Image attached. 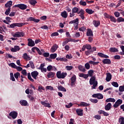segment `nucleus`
Segmentation results:
<instances>
[{
  "instance_id": "1",
  "label": "nucleus",
  "mask_w": 124,
  "mask_h": 124,
  "mask_svg": "<svg viewBox=\"0 0 124 124\" xmlns=\"http://www.w3.org/2000/svg\"><path fill=\"white\" fill-rule=\"evenodd\" d=\"M67 75V73L62 72L61 71H59L56 73V76L58 79H64L66 76Z\"/></svg>"
},
{
  "instance_id": "2",
  "label": "nucleus",
  "mask_w": 124,
  "mask_h": 124,
  "mask_svg": "<svg viewBox=\"0 0 124 124\" xmlns=\"http://www.w3.org/2000/svg\"><path fill=\"white\" fill-rule=\"evenodd\" d=\"M69 24H74L75 27L74 31L78 30V25L79 24V19L76 18L75 20H72L69 22Z\"/></svg>"
},
{
  "instance_id": "3",
  "label": "nucleus",
  "mask_w": 124,
  "mask_h": 124,
  "mask_svg": "<svg viewBox=\"0 0 124 124\" xmlns=\"http://www.w3.org/2000/svg\"><path fill=\"white\" fill-rule=\"evenodd\" d=\"M26 23H15L11 24L10 25V27L9 28H11V29H13L14 28H15V27H23V26H25Z\"/></svg>"
},
{
  "instance_id": "4",
  "label": "nucleus",
  "mask_w": 124,
  "mask_h": 124,
  "mask_svg": "<svg viewBox=\"0 0 124 124\" xmlns=\"http://www.w3.org/2000/svg\"><path fill=\"white\" fill-rule=\"evenodd\" d=\"M15 7H18L19 8V9H21V10H25V9H27L28 8V6L27 5L24 4H18L15 5L14 6Z\"/></svg>"
},
{
  "instance_id": "5",
  "label": "nucleus",
  "mask_w": 124,
  "mask_h": 124,
  "mask_svg": "<svg viewBox=\"0 0 124 124\" xmlns=\"http://www.w3.org/2000/svg\"><path fill=\"white\" fill-rule=\"evenodd\" d=\"M76 76L74 75L71 78V87H76L75 84H76Z\"/></svg>"
},
{
  "instance_id": "6",
  "label": "nucleus",
  "mask_w": 124,
  "mask_h": 124,
  "mask_svg": "<svg viewBox=\"0 0 124 124\" xmlns=\"http://www.w3.org/2000/svg\"><path fill=\"white\" fill-rule=\"evenodd\" d=\"M25 35L24 32L17 31L13 35L14 37H23Z\"/></svg>"
},
{
  "instance_id": "7",
  "label": "nucleus",
  "mask_w": 124,
  "mask_h": 124,
  "mask_svg": "<svg viewBox=\"0 0 124 124\" xmlns=\"http://www.w3.org/2000/svg\"><path fill=\"white\" fill-rule=\"evenodd\" d=\"M122 103L123 101L122 100V99H119L117 100L114 103V104L113 105V107L114 108H118V107H119V106H120V105H121V104H122Z\"/></svg>"
},
{
  "instance_id": "8",
  "label": "nucleus",
  "mask_w": 124,
  "mask_h": 124,
  "mask_svg": "<svg viewBox=\"0 0 124 124\" xmlns=\"http://www.w3.org/2000/svg\"><path fill=\"white\" fill-rule=\"evenodd\" d=\"M9 115L10 117H12V119H16L18 116V113L15 111L11 112Z\"/></svg>"
},
{
  "instance_id": "9",
  "label": "nucleus",
  "mask_w": 124,
  "mask_h": 124,
  "mask_svg": "<svg viewBox=\"0 0 124 124\" xmlns=\"http://www.w3.org/2000/svg\"><path fill=\"white\" fill-rule=\"evenodd\" d=\"M28 45L30 47H33V46H35V43H34V41L32 40L31 39H28Z\"/></svg>"
},
{
  "instance_id": "10",
  "label": "nucleus",
  "mask_w": 124,
  "mask_h": 124,
  "mask_svg": "<svg viewBox=\"0 0 124 124\" xmlns=\"http://www.w3.org/2000/svg\"><path fill=\"white\" fill-rule=\"evenodd\" d=\"M38 74H39V73H38L37 71H34L31 73V76L33 78V79L36 80V78L38 76Z\"/></svg>"
},
{
  "instance_id": "11",
  "label": "nucleus",
  "mask_w": 124,
  "mask_h": 124,
  "mask_svg": "<svg viewBox=\"0 0 124 124\" xmlns=\"http://www.w3.org/2000/svg\"><path fill=\"white\" fill-rule=\"evenodd\" d=\"M32 21L33 22H34L35 23H39V22L40 21V19H36L32 17H30L28 18H27V21Z\"/></svg>"
},
{
  "instance_id": "12",
  "label": "nucleus",
  "mask_w": 124,
  "mask_h": 124,
  "mask_svg": "<svg viewBox=\"0 0 124 124\" xmlns=\"http://www.w3.org/2000/svg\"><path fill=\"white\" fill-rule=\"evenodd\" d=\"M13 2L11 0L8 1L5 4V8H11V6H12Z\"/></svg>"
},
{
  "instance_id": "13",
  "label": "nucleus",
  "mask_w": 124,
  "mask_h": 124,
  "mask_svg": "<svg viewBox=\"0 0 124 124\" xmlns=\"http://www.w3.org/2000/svg\"><path fill=\"white\" fill-rule=\"evenodd\" d=\"M21 48H20V46H14V47H12L11 49V52H17V51H20Z\"/></svg>"
},
{
  "instance_id": "14",
  "label": "nucleus",
  "mask_w": 124,
  "mask_h": 124,
  "mask_svg": "<svg viewBox=\"0 0 124 124\" xmlns=\"http://www.w3.org/2000/svg\"><path fill=\"white\" fill-rule=\"evenodd\" d=\"M87 36H93V31L91 29H88L86 32Z\"/></svg>"
},
{
  "instance_id": "15",
  "label": "nucleus",
  "mask_w": 124,
  "mask_h": 124,
  "mask_svg": "<svg viewBox=\"0 0 124 124\" xmlns=\"http://www.w3.org/2000/svg\"><path fill=\"white\" fill-rule=\"evenodd\" d=\"M112 79V75L110 73H108L107 74V77L106 78V80L107 82H110L111 79Z\"/></svg>"
},
{
  "instance_id": "16",
  "label": "nucleus",
  "mask_w": 124,
  "mask_h": 124,
  "mask_svg": "<svg viewBox=\"0 0 124 124\" xmlns=\"http://www.w3.org/2000/svg\"><path fill=\"white\" fill-rule=\"evenodd\" d=\"M104 64H111V60L108 59H105L102 61Z\"/></svg>"
},
{
  "instance_id": "17",
  "label": "nucleus",
  "mask_w": 124,
  "mask_h": 124,
  "mask_svg": "<svg viewBox=\"0 0 124 124\" xmlns=\"http://www.w3.org/2000/svg\"><path fill=\"white\" fill-rule=\"evenodd\" d=\"M58 48H59V46H58V45H53L51 48V53H54V52H56V51H57V49H58Z\"/></svg>"
},
{
  "instance_id": "18",
  "label": "nucleus",
  "mask_w": 124,
  "mask_h": 124,
  "mask_svg": "<svg viewBox=\"0 0 124 124\" xmlns=\"http://www.w3.org/2000/svg\"><path fill=\"white\" fill-rule=\"evenodd\" d=\"M76 113L78 114V116H83V109L81 108H78L76 109Z\"/></svg>"
},
{
  "instance_id": "19",
  "label": "nucleus",
  "mask_w": 124,
  "mask_h": 124,
  "mask_svg": "<svg viewBox=\"0 0 124 124\" xmlns=\"http://www.w3.org/2000/svg\"><path fill=\"white\" fill-rule=\"evenodd\" d=\"M96 82V80H95V78L94 76L91 77L89 83L90 85H93V84L95 83Z\"/></svg>"
},
{
  "instance_id": "20",
  "label": "nucleus",
  "mask_w": 124,
  "mask_h": 124,
  "mask_svg": "<svg viewBox=\"0 0 124 124\" xmlns=\"http://www.w3.org/2000/svg\"><path fill=\"white\" fill-rule=\"evenodd\" d=\"M23 58L24 60H28V61H31V58L28 55V53H25L23 55Z\"/></svg>"
},
{
  "instance_id": "21",
  "label": "nucleus",
  "mask_w": 124,
  "mask_h": 124,
  "mask_svg": "<svg viewBox=\"0 0 124 124\" xmlns=\"http://www.w3.org/2000/svg\"><path fill=\"white\" fill-rule=\"evenodd\" d=\"M109 51L111 53H116L119 52V50L116 47H110L109 49Z\"/></svg>"
},
{
  "instance_id": "22",
  "label": "nucleus",
  "mask_w": 124,
  "mask_h": 124,
  "mask_svg": "<svg viewBox=\"0 0 124 124\" xmlns=\"http://www.w3.org/2000/svg\"><path fill=\"white\" fill-rule=\"evenodd\" d=\"M55 77V73L53 72H49L48 73L47 77V78H54Z\"/></svg>"
},
{
  "instance_id": "23",
  "label": "nucleus",
  "mask_w": 124,
  "mask_h": 124,
  "mask_svg": "<svg viewBox=\"0 0 124 124\" xmlns=\"http://www.w3.org/2000/svg\"><path fill=\"white\" fill-rule=\"evenodd\" d=\"M19 103L22 106H27L28 105V102L25 100H21Z\"/></svg>"
},
{
  "instance_id": "24",
  "label": "nucleus",
  "mask_w": 124,
  "mask_h": 124,
  "mask_svg": "<svg viewBox=\"0 0 124 124\" xmlns=\"http://www.w3.org/2000/svg\"><path fill=\"white\" fill-rule=\"evenodd\" d=\"M97 55L99 56V57H101V58H105L106 59L109 58L108 55H105L102 53L99 52L98 53Z\"/></svg>"
},
{
  "instance_id": "25",
  "label": "nucleus",
  "mask_w": 124,
  "mask_h": 124,
  "mask_svg": "<svg viewBox=\"0 0 124 124\" xmlns=\"http://www.w3.org/2000/svg\"><path fill=\"white\" fill-rule=\"evenodd\" d=\"M41 103L42 105L45 106V107H48V108H51L50 104L46 103V101H41Z\"/></svg>"
},
{
  "instance_id": "26",
  "label": "nucleus",
  "mask_w": 124,
  "mask_h": 124,
  "mask_svg": "<svg viewBox=\"0 0 124 124\" xmlns=\"http://www.w3.org/2000/svg\"><path fill=\"white\" fill-rule=\"evenodd\" d=\"M111 103H108V104L105 106V109L106 110V111H109L110 109H111Z\"/></svg>"
},
{
  "instance_id": "27",
  "label": "nucleus",
  "mask_w": 124,
  "mask_h": 124,
  "mask_svg": "<svg viewBox=\"0 0 124 124\" xmlns=\"http://www.w3.org/2000/svg\"><path fill=\"white\" fill-rule=\"evenodd\" d=\"M58 89L59 90V91H61V92H66V89H65L62 85H58Z\"/></svg>"
},
{
  "instance_id": "28",
  "label": "nucleus",
  "mask_w": 124,
  "mask_h": 124,
  "mask_svg": "<svg viewBox=\"0 0 124 124\" xmlns=\"http://www.w3.org/2000/svg\"><path fill=\"white\" fill-rule=\"evenodd\" d=\"M78 69L79 71H81V72H85V71H86V69L84 68V67L81 65H78Z\"/></svg>"
},
{
  "instance_id": "29",
  "label": "nucleus",
  "mask_w": 124,
  "mask_h": 124,
  "mask_svg": "<svg viewBox=\"0 0 124 124\" xmlns=\"http://www.w3.org/2000/svg\"><path fill=\"white\" fill-rule=\"evenodd\" d=\"M79 76V77H81L82 78H84V79H87L89 78V75L84 74L83 73H80Z\"/></svg>"
},
{
  "instance_id": "30",
  "label": "nucleus",
  "mask_w": 124,
  "mask_h": 124,
  "mask_svg": "<svg viewBox=\"0 0 124 124\" xmlns=\"http://www.w3.org/2000/svg\"><path fill=\"white\" fill-rule=\"evenodd\" d=\"M90 105H91V104H88L84 102H80V103L79 105H78V106H83V107H85V106H90Z\"/></svg>"
},
{
  "instance_id": "31",
  "label": "nucleus",
  "mask_w": 124,
  "mask_h": 124,
  "mask_svg": "<svg viewBox=\"0 0 124 124\" xmlns=\"http://www.w3.org/2000/svg\"><path fill=\"white\" fill-rule=\"evenodd\" d=\"M79 8L75 7H74L72 9V12H73V13H77L78 14V13L79 12Z\"/></svg>"
},
{
  "instance_id": "32",
  "label": "nucleus",
  "mask_w": 124,
  "mask_h": 124,
  "mask_svg": "<svg viewBox=\"0 0 124 124\" xmlns=\"http://www.w3.org/2000/svg\"><path fill=\"white\" fill-rule=\"evenodd\" d=\"M61 15L63 18H67V12H66V11H64L61 13Z\"/></svg>"
},
{
  "instance_id": "33",
  "label": "nucleus",
  "mask_w": 124,
  "mask_h": 124,
  "mask_svg": "<svg viewBox=\"0 0 124 124\" xmlns=\"http://www.w3.org/2000/svg\"><path fill=\"white\" fill-rule=\"evenodd\" d=\"M85 11L86 13H88V14H93V13H94V11H93V10L90 9H86L85 10Z\"/></svg>"
},
{
  "instance_id": "34",
  "label": "nucleus",
  "mask_w": 124,
  "mask_h": 124,
  "mask_svg": "<svg viewBox=\"0 0 124 124\" xmlns=\"http://www.w3.org/2000/svg\"><path fill=\"white\" fill-rule=\"evenodd\" d=\"M116 100L113 98H108L106 100V102H115Z\"/></svg>"
},
{
  "instance_id": "35",
  "label": "nucleus",
  "mask_w": 124,
  "mask_h": 124,
  "mask_svg": "<svg viewBox=\"0 0 124 124\" xmlns=\"http://www.w3.org/2000/svg\"><path fill=\"white\" fill-rule=\"evenodd\" d=\"M93 24L95 27H98L100 25V21L94 20L93 21Z\"/></svg>"
},
{
  "instance_id": "36",
  "label": "nucleus",
  "mask_w": 124,
  "mask_h": 124,
  "mask_svg": "<svg viewBox=\"0 0 124 124\" xmlns=\"http://www.w3.org/2000/svg\"><path fill=\"white\" fill-rule=\"evenodd\" d=\"M29 2L31 5H33V6H34L36 3H37V2L35 0H29Z\"/></svg>"
},
{
  "instance_id": "37",
  "label": "nucleus",
  "mask_w": 124,
  "mask_h": 124,
  "mask_svg": "<svg viewBox=\"0 0 124 124\" xmlns=\"http://www.w3.org/2000/svg\"><path fill=\"white\" fill-rule=\"evenodd\" d=\"M50 59L52 60H55L57 58V53L51 54L49 57Z\"/></svg>"
},
{
  "instance_id": "38",
  "label": "nucleus",
  "mask_w": 124,
  "mask_h": 124,
  "mask_svg": "<svg viewBox=\"0 0 124 124\" xmlns=\"http://www.w3.org/2000/svg\"><path fill=\"white\" fill-rule=\"evenodd\" d=\"M28 78L29 80L31 81V82H34V80L31 78V73H28L27 74Z\"/></svg>"
},
{
  "instance_id": "39",
  "label": "nucleus",
  "mask_w": 124,
  "mask_h": 124,
  "mask_svg": "<svg viewBox=\"0 0 124 124\" xmlns=\"http://www.w3.org/2000/svg\"><path fill=\"white\" fill-rule=\"evenodd\" d=\"M11 11V8H8L6 10L5 12V15H7V16H8V15L10 14Z\"/></svg>"
},
{
  "instance_id": "40",
  "label": "nucleus",
  "mask_w": 124,
  "mask_h": 124,
  "mask_svg": "<svg viewBox=\"0 0 124 124\" xmlns=\"http://www.w3.org/2000/svg\"><path fill=\"white\" fill-rule=\"evenodd\" d=\"M78 14H79V16H83L84 14H85V13H84V10L83 9H81L80 10V11H79L78 13Z\"/></svg>"
},
{
  "instance_id": "41",
  "label": "nucleus",
  "mask_w": 124,
  "mask_h": 124,
  "mask_svg": "<svg viewBox=\"0 0 124 124\" xmlns=\"http://www.w3.org/2000/svg\"><path fill=\"white\" fill-rule=\"evenodd\" d=\"M14 77L16 79V80H18L19 78V77H20V73L19 72H16V73L14 74Z\"/></svg>"
},
{
  "instance_id": "42",
  "label": "nucleus",
  "mask_w": 124,
  "mask_h": 124,
  "mask_svg": "<svg viewBox=\"0 0 124 124\" xmlns=\"http://www.w3.org/2000/svg\"><path fill=\"white\" fill-rule=\"evenodd\" d=\"M29 64H30V66L32 69H34L35 68V67L34 66V64L33 63V62L32 61H30L29 62Z\"/></svg>"
},
{
  "instance_id": "43",
  "label": "nucleus",
  "mask_w": 124,
  "mask_h": 124,
  "mask_svg": "<svg viewBox=\"0 0 124 124\" xmlns=\"http://www.w3.org/2000/svg\"><path fill=\"white\" fill-rule=\"evenodd\" d=\"M85 68L86 69H87V70H89L90 68H91V65H90V63L89 62H87L84 65Z\"/></svg>"
},
{
  "instance_id": "44",
  "label": "nucleus",
  "mask_w": 124,
  "mask_h": 124,
  "mask_svg": "<svg viewBox=\"0 0 124 124\" xmlns=\"http://www.w3.org/2000/svg\"><path fill=\"white\" fill-rule=\"evenodd\" d=\"M10 80H12L13 82H15V78H14V76L13 75V73H10Z\"/></svg>"
},
{
  "instance_id": "45",
  "label": "nucleus",
  "mask_w": 124,
  "mask_h": 124,
  "mask_svg": "<svg viewBox=\"0 0 124 124\" xmlns=\"http://www.w3.org/2000/svg\"><path fill=\"white\" fill-rule=\"evenodd\" d=\"M79 4L80 5H82L83 6H86L87 5V2H86V1H84L81 0L79 1Z\"/></svg>"
},
{
  "instance_id": "46",
  "label": "nucleus",
  "mask_w": 124,
  "mask_h": 124,
  "mask_svg": "<svg viewBox=\"0 0 124 124\" xmlns=\"http://www.w3.org/2000/svg\"><path fill=\"white\" fill-rule=\"evenodd\" d=\"M109 19H110V21H111V22H113V23H116V22H117V20H116L115 17L112 16H110Z\"/></svg>"
},
{
  "instance_id": "47",
  "label": "nucleus",
  "mask_w": 124,
  "mask_h": 124,
  "mask_svg": "<svg viewBox=\"0 0 124 124\" xmlns=\"http://www.w3.org/2000/svg\"><path fill=\"white\" fill-rule=\"evenodd\" d=\"M93 70H90L88 71V75L89 77H93Z\"/></svg>"
},
{
  "instance_id": "48",
  "label": "nucleus",
  "mask_w": 124,
  "mask_h": 124,
  "mask_svg": "<svg viewBox=\"0 0 124 124\" xmlns=\"http://www.w3.org/2000/svg\"><path fill=\"white\" fill-rule=\"evenodd\" d=\"M66 60V59H65V58H56V61H61V62H65V61Z\"/></svg>"
},
{
  "instance_id": "49",
  "label": "nucleus",
  "mask_w": 124,
  "mask_h": 124,
  "mask_svg": "<svg viewBox=\"0 0 124 124\" xmlns=\"http://www.w3.org/2000/svg\"><path fill=\"white\" fill-rule=\"evenodd\" d=\"M93 85L92 86V90L95 89V88L97 86V81H95Z\"/></svg>"
},
{
  "instance_id": "50",
  "label": "nucleus",
  "mask_w": 124,
  "mask_h": 124,
  "mask_svg": "<svg viewBox=\"0 0 124 124\" xmlns=\"http://www.w3.org/2000/svg\"><path fill=\"white\" fill-rule=\"evenodd\" d=\"M9 66H11L13 68H16L17 66L15 63L12 62L9 64Z\"/></svg>"
},
{
  "instance_id": "51",
  "label": "nucleus",
  "mask_w": 124,
  "mask_h": 124,
  "mask_svg": "<svg viewBox=\"0 0 124 124\" xmlns=\"http://www.w3.org/2000/svg\"><path fill=\"white\" fill-rule=\"evenodd\" d=\"M119 122L120 123V124H124V118L120 117L119 119Z\"/></svg>"
},
{
  "instance_id": "52",
  "label": "nucleus",
  "mask_w": 124,
  "mask_h": 124,
  "mask_svg": "<svg viewBox=\"0 0 124 124\" xmlns=\"http://www.w3.org/2000/svg\"><path fill=\"white\" fill-rule=\"evenodd\" d=\"M111 85H112L113 87H115V88H118V87H119V84H118V82H112L111 83Z\"/></svg>"
},
{
  "instance_id": "53",
  "label": "nucleus",
  "mask_w": 124,
  "mask_h": 124,
  "mask_svg": "<svg viewBox=\"0 0 124 124\" xmlns=\"http://www.w3.org/2000/svg\"><path fill=\"white\" fill-rule=\"evenodd\" d=\"M121 49H122L121 52H120V55H124V46H120Z\"/></svg>"
},
{
  "instance_id": "54",
  "label": "nucleus",
  "mask_w": 124,
  "mask_h": 124,
  "mask_svg": "<svg viewBox=\"0 0 124 124\" xmlns=\"http://www.w3.org/2000/svg\"><path fill=\"white\" fill-rule=\"evenodd\" d=\"M42 56H44L45 58H48L50 56V53L48 52H45L42 54Z\"/></svg>"
},
{
  "instance_id": "55",
  "label": "nucleus",
  "mask_w": 124,
  "mask_h": 124,
  "mask_svg": "<svg viewBox=\"0 0 124 124\" xmlns=\"http://www.w3.org/2000/svg\"><path fill=\"white\" fill-rule=\"evenodd\" d=\"M90 101H91L93 103H97V102H98V100H97V99H90Z\"/></svg>"
},
{
  "instance_id": "56",
  "label": "nucleus",
  "mask_w": 124,
  "mask_h": 124,
  "mask_svg": "<svg viewBox=\"0 0 124 124\" xmlns=\"http://www.w3.org/2000/svg\"><path fill=\"white\" fill-rule=\"evenodd\" d=\"M117 22L118 23H121V22H124V18L122 17H120L117 18Z\"/></svg>"
},
{
  "instance_id": "57",
  "label": "nucleus",
  "mask_w": 124,
  "mask_h": 124,
  "mask_svg": "<svg viewBox=\"0 0 124 124\" xmlns=\"http://www.w3.org/2000/svg\"><path fill=\"white\" fill-rule=\"evenodd\" d=\"M98 99H103V95L100 93H98L97 98Z\"/></svg>"
},
{
  "instance_id": "58",
  "label": "nucleus",
  "mask_w": 124,
  "mask_h": 124,
  "mask_svg": "<svg viewBox=\"0 0 124 124\" xmlns=\"http://www.w3.org/2000/svg\"><path fill=\"white\" fill-rule=\"evenodd\" d=\"M85 47L87 50H91V49H92V46H91V45L86 44Z\"/></svg>"
},
{
  "instance_id": "59",
  "label": "nucleus",
  "mask_w": 124,
  "mask_h": 124,
  "mask_svg": "<svg viewBox=\"0 0 124 124\" xmlns=\"http://www.w3.org/2000/svg\"><path fill=\"white\" fill-rule=\"evenodd\" d=\"M29 98H30V100H31V101H32V102L35 101V98H34V97H33V96H32L31 95H29Z\"/></svg>"
},
{
  "instance_id": "60",
  "label": "nucleus",
  "mask_w": 124,
  "mask_h": 124,
  "mask_svg": "<svg viewBox=\"0 0 124 124\" xmlns=\"http://www.w3.org/2000/svg\"><path fill=\"white\" fill-rule=\"evenodd\" d=\"M65 68L67 70H71L73 68L72 66H66Z\"/></svg>"
},
{
  "instance_id": "61",
  "label": "nucleus",
  "mask_w": 124,
  "mask_h": 124,
  "mask_svg": "<svg viewBox=\"0 0 124 124\" xmlns=\"http://www.w3.org/2000/svg\"><path fill=\"white\" fill-rule=\"evenodd\" d=\"M93 53V51L91 50H88L86 51H85V55L86 56H89V55H90V54H92Z\"/></svg>"
},
{
  "instance_id": "62",
  "label": "nucleus",
  "mask_w": 124,
  "mask_h": 124,
  "mask_svg": "<svg viewBox=\"0 0 124 124\" xmlns=\"http://www.w3.org/2000/svg\"><path fill=\"white\" fill-rule=\"evenodd\" d=\"M86 31V27H82L79 28V31Z\"/></svg>"
},
{
  "instance_id": "63",
  "label": "nucleus",
  "mask_w": 124,
  "mask_h": 124,
  "mask_svg": "<svg viewBox=\"0 0 124 124\" xmlns=\"http://www.w3.org/2000/svg\"><path fill=\"white\" fill-rule=\"evenodd\" d=\"M21 73L24 76H27V70H22L21 71Z\"/></svg>"
},
{
  "instance_id": "64",
  "label": "nucleus",
  "mask_w": 124,
  "mask_h": 124,
  "mask_svg": "<svg viewBox=\"0 0 124 124\" xmlns=\"http://www.w3.org/2000/svg\"><path fill=\"white\" fill-rule=\"evenodd\" d=\"M119 92H124V85L119 87Z\"/></svg>"
}]
</instances>
